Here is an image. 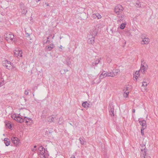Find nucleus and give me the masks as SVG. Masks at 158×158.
Wrapping results in <instances>:
<instances>
[{
	"label": "nucleus",
	"instance_id": "nucleus-30",
	"mask_svg": "<svg viewBox=\"0 0 158 158\" xmlns=\"http://www.w3.org/2000/svg\"><path fill=\"white\" fill-rule=\"evenodd\" d=\"M126 24L125 23H123L120 25V28L121 29H123L125 27Z\"/></svg>",
	"mask_w": 158,
	"mask_h": 158
},
{
	"label": "nucleus",
	"instance_id": "nucleus-23",
	"mask_svg": "<svg viewBox=\"0 0 158 158\" xmlns=\"http://www.w3.org/2000/svg\"><path fill=\"white\" fill-rule=\"evenodd\" d=\"M66 64L69 66H70L71 65L70 58L68 57L66 60Z\"/></svg>",
	"mask_w": 158,
	"mask_h": 158
},
{
	"label": "nucleus",
	"instance_id": "nucleus-15",
	"mask_svg": "<svg viewBox=\"0 0 158 158\" xmlns=\"http://www.w3.org/2000/svg\"><path fill=\"white\" fill-rule=\"evenodd\" d=\"M139 123L142 126V128L144 130L146 127L147 125L146 121L144 120H140Z\"/></svg>",
	"mask_w": 158,
	"mask_h": 158
},
{
	"label": "nucleus",
	"instance_id": "nucleus-21",
	"mask_svg": "<svg viewBox=\"0 0 158 158\" xmlns=\"http://www.w3.org/2000/svg\"><path fill=\"white\" fill-rule=\"evenodd\" d=\"M4 143L6 146H8L10 144V141L9 139L5 138L4 139Z\"/></svg>",
	"mask_w": 158,
	"mask_h": 158
},
{
	"label": "nucleus",
	"instance_id": "nucleus-46",
	"mask_svg": "<svg viewBox=\"0 0 158 158\" xmlns=\"http://www.w3.org/2000/svg\"><path fill=\"white\" fill-rule=\"evenodd\" d=\"M40 0H36V2H38L39 1H40Z\"/></svg>",
	"mask_w": 158,
	"mask_h": 158
},
{
	"label": "nucleus",
	"instance_id": "nucleus-47",
	"mask_svg": "<svg viewBox=\"0 0 158 158\" xmlns=\"http://www.w3.org/2000/svg\"><path fill=\"white\" fill-rule=\"evenodd\" d=\"M32 94L33 95V96L34 97V93H32Z\"/></svg>",
	"mask_w": 158,
	"mask_h": 158
},
{
	"label": "nucleus",
	"instance_id": "nucleus-39",
	"mask_svg": "<svg viewBox=\"0 0 158 158\" xmlns=\"http://www.w3.org/2000/svg\"><path fill=\"white\" fill-rule=\"evenodd\" d=\"M147 85V83L145 82H143L142 84L143 86H146Z\"/></svg>",
	"mask_w": 158,
	"mask_h": 158
},
{
	"label": "nucleus",
	"instance_id": "nucleus-16",
	"mask_svg": "<svg viewBox=\"0 0 158 158\" xmlns=\"http://www.w3.org/2000/svg\"><path fill=\"white\" fill-rule=\"evenodd\" d=\"M88 42L89 44H93L94 43V37L89 35L88 37Z\"/></svg>",
	"mask_w": 158,
	"mask_h": 158
},
{
	"label": "nucleus",
	"instance_id": "nucleus-14",
	"mask_svg": "<svg viewBox=\"0 0 158 158\" xmlns=\"http://www.w3.org/2000/svg\"><path fill=\"white\" fill-rule=\"evenodd\" d=\"M90 35H90V36L95 37L97 35V31L96 29H93L90 30Z\"/></svg>",
	"mask_w": 158,
	"mask_h": 158
},
{
	"label": "nucleus",
	"instance_id": "nucleus-29",
	"mask_svg": "<svg viewBox=\"0 0 158 158\" xmlns=\"http://www.w3.org/2000/svg\"><path fill=\"white\" fill-rule=\"evenodd\" d=\"M18 57L19 56V57H22V52L21 50H19L18 51Z\"/></svg>",
	"mask_w": 158,
	"mask_h": 158
},
{
	"label": "nucleus",
	"instance_id": "nucleus-20",
	"mask_svg": "<svg viewBox=\"0 0 158 158\" xmlns=\"http://www.w3.org/2000/svg\"><path fill=\"white\" fill-rule=\"evenodd\" d=\"M140 72V71H136L134 74V77H135V79L136 80H137V79L138 78V77L139 76V72Z\"/></svg>",
	"mask_w": 158,
	"mask_h": 158
},
{
	"label": "nucleus",
	"instance_id": "nucleus-3",
	"mask_svg": "<svg viewBox=\"0 0 158 158\" xmlns=\"http://www.w3.org/2000/svg\"><path fill=\"white\" fill-rule=\"evenodd\" d=\"M27 109H22L20 111V113L19 114V115H20V116H21L22 117H24V118L23 119H24V121H25V123H28L29 122L30 123H31L32 121L31 119L28 118L27 117L25 116V114L24 113V112H25L26 111H27Z\"/></svg>",
	"mask_w": 158,
	"mask_h": 158
},
{
	"label": "nucleus",
	"instance_id": "nucleus-26",
	"mask_svg": "<svg viewBox=\"0 0 158 158\" xmlns=\"http://www.w3.org/2000/svg\"><path fill=\"white\" fill-rule=\"evenodd\" d=\"M99 62V60L97 59L94 62H93L92 63V65L93 66H94L95 65H96L97 64H98Z\"/></svg>",
	"mask_w": 158,
	"mask_h": 158
},
{
	"label": "nucleus",
	"instance_id": "nucleus-48",
	"mask_svg": "<svg viewBox=\"0 0 158 158\" xmlns=\"http://www.w3.org/2000/svg\"><path fill=\"white\" fill-rule=\"evenodd\" d=\"M64 71H68V70H64Z\"/></svg>",
	"mask_w": 158,
	"mask_h": 158
},
{
	"label": "nucleus",
	"instance_id": "nucleus-18",
	"mask_svg": "<svg viewBox=\"0 0 158 158\" xmlns=\"http://www.w3.org/2000/svg\"><path fill=\"white\" fill-rule=\"evenodd\" d=\"M149 41L150 40L148 38L144 37V38H143L142 42L143 43H142V44H148L149 43Z\"/></svg>",
	"mask_w": 158,
	"mask_h": 158
},
{
	"label": "nucleus",
	"instance_id": "nucleus-50",
	"mask_svg": "<svg viewBox=\"0 0 158 158\" xmlns=\"http://www.w3.org/2000/svg\"><path fill=\"white\" fill-rule=\"evenodd\" d=\"M43 158H46V157H45V156H43Z\"/></svg>",
	"mask_w": 158,
	"mask_h": 158
},
{
	"label": "nucleus",
	"instance_id": "nucleus-38",
	"mask_svg": "<svg viewBox=\"0 0 158 158\" xmlns=\"http://www.w3.org/2000/svg\"><path fill=\"white\" fill-rule=\"evenodd\" d=\"M107 60L108 63H110L111 61V59L109 57L107 58Z\"/></svg>",
	"mask_w": 158,
	"mask_h": 158
},
{
	"label": "nucleus",
	"instance_id": "nucleus-22",
	"mask_svg": "<svg viewBox=\"0 0 158 158\" xmlns=\"http://www.w3.org/2000/svg\"><path fill=\"white\" fill-rule=\"evenodd\" d=\"M93 17L94 18H97L98 19H100L101 18V15L98 13L93 14Z\"/></svg>",
	"mask_w": 158,
	"mask_h": 158
},
{
	"label": "nucleus",
	"instance_id": "nucleus-28",
	"mask_svg": "<svg viewBox=\"0 0 158 158\" xmlns=\"http://www.w3.org/2000/svg\"><path fill=\"white\" fill-rule=\"evenodd\" d=\"M83 139H84V138L83 137H82V138H79V140L81 142V143L82 144V145H84V140H83Z\"/></svg>",
	"mask_w": 158,
	"mask_h": 158
},
{
	"label": "nucleus",
	"instance_id": "nucleus-42",
	"mask_svg": "<svg viewBox=\"0 0 158 158\" xmlns=\"http://www.w3.org/2000/svg\"><path fill=\"white\" fill-rule=\"evenodd\" d=\"M62 119H63V117H60V118H59V121H60V120L61 121V120H62Z\"/></svg>",
	"mask_w": 158,
	"mask_h": 158
},
{
	"label": "nucleus",
	"instance_id": "nucleus-4",
	"mask_svg": "<svg viewBox=\"0 0 158 158\" xmlns=\"http://www.w3.org/2000/svg\"><path fill=\"white\" fill-rule=\"evenodd\" d=\"M11 118L14 119L20 123L24 122V119L22 117H20L18 115L13 114L11 116Z\"/></svg>",
	"mask_w": 158,
	"mask_h": 158
},
{
	"label": "nucleus",
	"instance_id": "nucleus-44",
	"mask_svg": "<svg viewBox=\"0 0 158 158\" xmlns=\"http://www.w3.org/2000/svg\"><path fill=\"white\" fill-rule=\"evenodd\" d=\"M133 113H135V109H133L132 110Z\"/></svg>",
	"mask_w": 158,
	"mask_h": 158
},
{
	"label": "nucleus",
	"instance_id": "nucleus-43",
	"mask_svg": "<svg viewBox=\"0 0 158 158\" xmlns=\"http://www.w3.org/2000/svg\"><path fill=\"white\" fill-rule=\"evenodd\" d=\"M70 158H75V156L74 155H72L70 157Z\"/></svg>",
	"mask_w": 158,
	"mask_h": 158
},
{
	"label": "nucleus",
	"instance_id": "nucleus-8",
	"mask_svg": "<svg viewBox=\"0 0 158 158\" xmlns=\"http://www.w3.org/2000/svg\"><path fill=\"white\" fill-rule=\"evenodd\" d=\"M148 66L147 64L145 63H143L142 60H141V66L139 71L141 72L142 74L144 73L145 71L147 69Z\"/></svg>",
	"mask_w": 158,
	"mask_h": 158
},
{
	"label": "nucleus",
	"instance_id": "nucleus-49",
	"mask_svg": "<svg viewBox=\"0 0 158 158\" xmlns=\"http://www.w3.org/2000/svg\"><path fill=\"white\" fill-rule=\"evenodd\" d=\"M58 123H59V124H60V123H59V121H58Z\"/></svg>",
	"mask_w": 158,
	"mask_h": 158
},
{
	"label": "nucleus",
	"instance_id": "nucleus-41",
	"mask_svg": "<svg viewBox=\"0 0 158 158\" xmlns=\"http://www.w3.org/2000/svg\"><path fill=\"white\" fill-rule=\"evenodd\" d=\"M62 45H60V46L59 47V48L61 49L60 50V51H62Z\"/></svg>",
	"mask_w": 158,
	"mask_h": 158
},
{
	"label": "nucleus",
	"instance_id": "nucleus-6",
	"mask_svg": "<svg viewBox=\"0 0 158 158\" xmlns=\"http://www.w3.org/2000/svg\"><path fill=\"white\" fill-rule=\"evenodd\" d=\"M38 150L40 152V153L43 156L47 155L48 152L42 146H40Z\"/></svg>",
	"mask_w": 158,
	"mask_h": 158
},
{
	"label": "nucleus",
	"instance_id": "nucleus-17",
	"mask_svg": "<svg viewBox=\"0 0 158 158\" xmlns=\"http://www.w3.org/2000/svg\"><path fill=\"white\" fill-rule=\"evenodd\" d=\"M123 91H124L123 96L124 97L127 98L128 97L129 94V91H128V88L127 87L124 88Z\"/></svg>",
	"mask_w": 158,
	"mask_h": 158
},
{
	"label": "nucleus",
	"instance_id": "nucleus-2",
	"mask_svg": "<svg viewBox=\"0 0 158 158\" xmlns=\"http://www.w3.org/2000/svg\"><path fill=\"white\" fill-rule=\"evenodd\" d=\"M5 39L8 43H13L15 41V39L14 38V36L12 33L6 34Z\"/></svg>",
	"mask_w": 158,
	"mask_h": 158
},
{
	"label": "nucleus",
	"instance_id": "nucleus-45",
	"mask_svg": "<svg viewBox=\"0 0 158 158\" xmlns=\"http://www.w3.org/2000/svg\"><path fill=\"white\" fill-rule=\"evenodd\" d=\"M32 89L34 91H35V87L34 88H33Z\"/></svg>",
	"mask_w": 158,
	"mask_h": 158
},
{
	"label": "nucleus",
	"instance_id": "nucleus-36",
	"mask_svg": "<svg viewBox=\"0 0 158 158\" xmlns=\"http://www.w3.org/2000/svg\"><path fill=\"white\" fill-rule=\"evenodd\" d=\"M136 6L137 7H140L141 6V4L140 3V2H138V3H136Z\"/></svg>",
	"mask_w": 158,
	"mask_h": 158
},
{
	"label": "nucleus",
	"instance_id": "nucleus-35",
	"mask_svg": "<svg viewBox=\"0 0 158 158\" xmlns=\"http://www.w3.org/2000/svg\"><path fill=\"white\" fill-rule=\"evenodd\" d=\"M6 125L8 128H10L12 127L11 124L10 123H8V124H7L6 123Z\"/></svg>",
	"mask_w": 158,
	"mask_h": 158
},
{
	"label": "nucleus",
	"instance_id": "nucleus-31",
	"mask_svg": "<svg viewBox=\"0 0 158 158\" xmlns=\"http://www.w3.org/2000/svg\"><path fill=\"white\" fill-rule=\"evenodd\" d=\"M19 50H15L14 52V56L16 57H18V52Z\"/></svg>",
	"mask_w": 158,
	"mask_h": 158
},
{
	"label": "nucleus",
	"instance_id": "nucleus-11",
	"mask_svg": "<svg viewBox=\"0 0 158 158\" xmlns=\"http://www.w3.org/2000/svg\"><path fill=\"white\" fill-rule=\"evenodd\" d=\"M57 119L56 116L52 115L48 117L47 121L50 123L55 122Z\"/></svg>",
	"mask_w": 158,
	"mask_h": 158
},
{
	"label": "nucleus",
	"instance_id": "nucleus-27",
	"mask_svg": "<svg viewBox=\"0 0 158 158\" xmlns=\"http://www.w3.org/2000/svg\"><path fill=\"white\" fill-rule=\"evenodd\" d=\"M109 112L111 116H114V110L113 108H110V109L109 110Z\"/></svg>",
	"mask_w": 158,
	"mask_h": 158
},
{
	"label": "nucleus",
	"instance_id": "nucleus-25",
	"mask_svg": "<svg viewBox=\"0 0 158 158\" xmlns=\"http://www.w3.org/2000/svg\"><path fill=\"white\" fill-rule=\"evenodd\" d=\"M89 103H88L87 101L84 102L82 103V106L84 108H87L89 107Z\"/></svg>",
	"mask_w": 158,
	"mask_h": 158
},
{
	"label": "nucleus",
	"instance_id": "nucleus-9",
	"mask_svg": "<svg viewBox=\"0 0 158 158\" xmlns=\"http://www.w3.org/2000/svg\"><path fill=\"white\" fill-rule=\"evenodd\" d=\"M100 79V78H99L96 76L94 77L92 80L91 81V84L92 85H94L95 84H98L99 83L101 82Z\"/></svg>",
	"mask_w": 158,
	"mask_h": 158
},
{
	"label": "nucleus",
	"instance_id": "nucleus-19",
	"mask_svg": "<svg viewBox=\"0 0 158 158\" xmlns=\"http://www.w3.org/2000/svg\"><path fill=\"white\" fill-rule=\"evenodd\" d=\"M54 45L53 44H50L47 46L45 48L47 51H51L54 47Z\"/></svg>",
	"mask_w": 158,
	"mask_h": 158
},
{
	"label": "nucleus",
	"instance_id": "nucleus-34",
	"mask_svg": "<svg viewBox=\"0 0 158 158\" xmlns=\"http://www.w3.org/2000/svg\"><path fill=\"white\" fill-rule=\"evenodd\" d=\"M29 90H30L29 89H28L25 90V92H24V94L26 95H28L29 94Z\"/></svg>",
	"mask_w": 158,
	"mask_h": 158
},
{
	"label": "nucleus",
	"instance_id": "nucleus-33",
	"mask_svg": "<svg viewBox=\"0 0 158 158\" xmlns=\"http://www.w3.org/2000/svg\"><path fill=\"white\" fill-rule=\"evenodd\" d=\"M47 40H44L43 41V43L44 44H46V43H47L48 42H50V41L48 39H49V37H47Z\"/></svg>",
	"mask_w": 158,
	"mask_h": 158
},
{
	"label": "nucleus",
	"instance_id": "nucleus-37",
	"mask_svg": "<svg viewBox=\"0 0 158 158\" xmlns=\"http://www.w3.org/2000/svg\"><path fill=\"white\" fill-rule=\"evenodd\" d=\"M36 145L34 146V148H32L31 150L33 152H35L36 150Z\"/></svg>",
	"mask_w": 158,
	"mask_h": 158
},
{
	"label": "nucleus",
	"instance_id": "nucleus-10",
	"mask_svg": "<svg viewBox=\"0 0 158 158\" xmlns=\"http://www.w3.org/2000/svg\"><path fill=\"white\" fill-rule=\"evenodd\" d=\"M20 7L22 10V14L25 15L27 12V7L23 3H20Z\"/></svg>",
	"mask_w": 158,
	"mask_h": 158
},
{
	"label": "nucleus",
	"instance_id": "nucleus-40",
	"mask_svg": "<svg viewBox=\"0 0 158 158\" xmlns=\"http://www.w3.org/2000/svg\"><path fill=\"white\" fill-rule=\"evenodd\" d=\"M143 128H141V134L142 135H144V131H143Z\"/></svg>",
	"mask_w": 158,
	"mask_h": 158
},
{
	"label": "nucleus",
	"instance_id": "nucleus-5",
	"mask_svg": "<svg viewBox=\"0 0 158 158\" xmlns=\"http://www.w3.org/2000/svg\"><path fill=\"white\" fill-rule=\"evenodd\" d=\"M2 64L4 66H5L6 69H10L13 65L12 63L7 60H5L3 61Z\"/></svg>",
	"mask_w": 158,
	"mask_h": 158
},
{
	"label": "nucleus",
	"instance_id": "nucleus-13",
	"mask_svg": "<svg viewBox=\"0 0 158 158\" xmlns=\"http://www.w3.org/2000/svg\"><path fill=\"white\" fill-rule=\"evenodd\" d=\"M146 148H144L143 149H142L141 150V158H145V156L146 155ZM146 158H151L150 157L148 156L146 157Z\"/></svg>",
	"mask_w": 158,
	"mask_h": 158
},
{
	"label": "nucleus",
	"instance_id": "nucleus-32",
	"mask_svg": "<svg viewBox=\"0 0 158 158\" xmlns=\"http://www.w3.org/2000/svg\"><path fill=\"white\" fill-rule=\"evenodd\" d=\"M4 80L3 79H2L1 81H0V85L2 86L4 84Z\"/></svg>",
	"mask_w": 158,
	"mask_h": 158
},
{
	"label": "nucleus",
	"instance_id": "nucleus-7",
	"mask_svg": "<svg viewBox=\"0 0 158 158\" xmlns=\"http://www.w3.org/2000/svg\"><path fill=\"white\" fill-rule=\"evenodd\" d=\"M124 9L122 6L118 5L115 8L114 11L117 14L123 13V11Z\"/></svg>",
	"mask_w": 158,
	"mask_h": 158
},
{
	"label": "nucleus",
	"instance_id": "nucleus-24",
	"mask_svg": "<svg viewBox=\"0 0 158 158\" xmlns=\"http://www.w3.org/2000/svg\"><path fill=\"white\" fill-rule=\"evenodd\" d=\"M118 17L119 19L120 20H122L123 19V17H124V14L123 13L118 14Z\"/></svg>",
	"mask_w": 158,
	"mask_h": 158
},
{
	"label": "nucleus",
	"instance_id": "nucleus-1",
	"mask_svg": "<svg viewBox=\"0 0 158 158\" xmlns=\"http://www.w3.org/2000/svg\"><path fill=\"white\" fill-rule=\"evenodd\" d=\"M120 70L118 69L114 70L112 72L108 73L107 72L104 71L100 76V78L102 79L104 77H114L117 76L119 73Z\"/></svg>",
	"mask_w": 158,
	"mask_h": 158
},
{
	"label": "nucleus",
	"instance_id": "nucleus-12",
	"mask_svg": "<svg viewBox=\"0 0 158 158\" xmlns=\"http://www.w3.org/2000/svg\"><path fill=\"white\" fill-rule=\"evenodd\" d=\"M11 139L13 143L16 146L18 145L19 143V139L17 137H12Z\"/></svg>",
	"mask_w": 158,
	"mask_h": 158
}]
</instances>
